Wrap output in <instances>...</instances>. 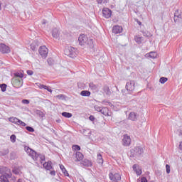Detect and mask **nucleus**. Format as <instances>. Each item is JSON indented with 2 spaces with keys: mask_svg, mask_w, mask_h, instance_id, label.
Instances as JSON below:
<instances>
[{
  "mask_svg": "<svg viewBox=\"0 0 182 182\" xmlns=\"http://www.w3.org/2000/svg\"><path fill=\"white\" fill-rule=\"evenodd\" d=\"M87 132V134H90V131L89 129H83V134H85V136H86V133Z\"/></svg>",
  "mask_w": 182,
  "mask_h": 182,
  "instance_id": "49",
  "label": "nucleus"
},
{
  "mask_svg": "<svg viewBox=\"0 0 182 182\" xmlns=\"http://www.w3.org/2000/svg\"><path fill=\"white\" fill-rule=\"evenodd\" d=\"M38 159H40L41 164L46 160L45 156L41 155V154H38Z\"/></svg>",
  "mask_w": 182,
  "mask_h": 182,
  "instance_id": "40",
  "label": "nucleus"
},
{
  "mask_svg": "<svg viewBox=\"0 0 182 182\" xmlns=\"http://www.w3.org/2000/svg\"><path fill=\"white\" fill-rule=\"evenodd\" d=\"M72 149H73V150H75V151H79L80 150V146L73 145Z\"/></svg>",
  "mask_w": 182,
  "mask_h": 182,
  "instance_id": "37",
  "label": "nucleus"
},
{
  "mask_svg": "<svg viewBox=\"0 0 182 182\" xmlns=\"http://www.w3.org/2000/svg\"><path fill=\"white\" fill-rule=\"evenodd\" d=\"M0 52H1V53H9L11 48L4 43H0Z\"/></svg>",
  "mask_w": 182,
  "mask_h": 182,
  "instance_id": "12",
  "label": "nucleus"
},
{
  "mask_svg": "<svg viewBox=\"0 0 182 182\" xmlns=\"http://www.w3.org/2000/svg\"><path fill=\"white\" fill-rule=\"evenodd\" d=\"M102 90L107 96H110V95H112V91L110 90V88H109V86L107 85H105L102 88Z\"/></svg>",
  "mask_w": 182,
  "mask_h": 182,
  "instance_id": "21",
  "label": "nucleus"
},
{
  "mask_svg": "<svg viewBox=\"0 0 182 182\" xmlns=\"http://www.w3.org/2000/svg\"><path fill=\"white\" fill-rule=\"evenodd\" d=\"M156 57H157V54L155 52L149 53V58H151V59H155V58Z\"/></svg>",
  "mask_w": 182,
  "mask_h": 182,
  "instance_id": "35",
  "label": "nucleus"
},
{
  "mask_svg": "<svg viewBox=\"0 0 182 182\" xmlns=\"http://www.w3.org/2000/svg\"><path fill=\"white\" fill-rule=\"evenodd\" d=\"M78 42L80 46H85V45H93V40L87 38V36L81 34L78 37Z\"/></svg>",
  "mask_w": 182,
  "mask_h": 182,
  "instance_id": "2",
  "label": "nucleus"
},
{
  "mask_svg": "<svg viewBox=\"0 0 182 182\" xmlns=\"http://www.w3.org/2000/svg\"><path fill=\"white\" fill-rule=\"evenodd\" d=\"M97 162L98 163V164H102V163H103V156H102V154H97Z\"/></svg>",
  "mask_w": 182,
  "mask_h": 182,
  "instance_id": "28",
  "label": "nucleus"
},
{
  "mask_svg": "<svg viewBox=\"0 0 182 182\" xmlns=\"http://www.w3.org/2000/svg\"><path fill=\"white\" fill-rule=\"evenodd\" d=\"M44 168H46V170H52L53 169V167H52V161H48V162H45L43 164Z\"/></svg>",
  "mask_w": 182,
  "mask_h": 182,
  "instance_id": "19",
  "label": "nucleus"
},
{
  "mask_svg": "<svg viewBox=\"0 0 182 182\" xmlns=\"http://www.w3.org/2000/svg\"><path fill=\"white\" fill-rule=\"evenodd\" d=\"M1 156H6V154H9V149H4L0 151Z\"/></svg>",
  "mask_w": 182,
  "mask_h": 182,
  "instance_id": "27",
  "label": "nucleus"
},
{
  "mask_svg": "<svg viewBox=\"0 0 182 182\" xmlns=\"http://www.w3.org/2000/svg\"><path fill=\"white\" fill-rule=\"evenodd\" d=\"M123 32V28L120 26H114L112 28V33L117 34V33H122Z\"/></svg>",
  "mask_w": 182,
  "mask_h": 182,
  "instance_id": "15",
  "label": "nucleus"
},
{
  "mask_svg": "<svg viewBox=\"0 0 182 182\" xmlns=\"http://www.w3.org/2000/svg\"><path fill=\"white\" fill-rule=\"evenodd\" d=\"M141 182H147V178H146V177H142L141 178Z\"/></svg>",
  "mask_w": 182,
  "mask_h": 182,
  "instance_id": "53",
  "label": "nucleus"
},
{
  "mask_svg": "<svg viewBox=\"0 0 182 182\" xmlns=\"http://www.w3.org/2000/svg\"><path fill=\"white\" fill-rule=\"evenodd\" d=\"M132 168H133L134 171L136 172L138 170L137 165H136V164L133 165Z\"/></svg>",
  "mask_w": 182,
  "mask_h": 182,
  "instance_id": "52",
  "label": "nucleus"
},
{
  "mask_svg": "<svg viewBox=\"0 0 182 182\" xmlns=\"http://www.w3.org/2000/svg\"><path fill=\"white\" fill-rule=\"evenodd\" d=\"M131 153L132 154V157H140V156L144 153V150H143L141 146H136L131 151Z\"/></svg>",
  "mask_w": 182,
  "mask_h": 182,
  "instance_id": "5",
  "label": "nucleus"
},
{
  "mask_svg": "<svg viewBox=\"0 0 182 182\" xmlns=\"http://www.w3.org/2000/svg\"><path fill=\"white\" fill-rule=\"evenodd\" d=\"M179 149L182 150V141L180 142Z\"/></svg>",
  "mask_w": 182,
  "mask_h": 182,
  "instance_id": "58",
  "label": "nucleus"
},
{
  "mask_svg": "<svg viewBox=\"0 0 182 182\" xmlns=\"http://www.w3.org/2000/svg\"><path fill=\"white\" fill-rule=\"evenodd\" d=\"M94 109L95 110H96V112H100V113L102 112V107H99L98 105H95Z\"/></svg>",
  "mask_w": 182,
  "mask_h": 182,
  "instance_id": "42",
  "label": "nucleus"
},
{
  "mask_svg": "<svg viewBox=\"0 0 182 182\" xmlns=\"http://www.w3.org/2000/svg\"><path fill=\"white\" fill-rule=\"evenodd\" d=\"M38 48H39V44L38 43V41H34L31 44V49L33 52H36V50H38Z\"/></svg>",
  "mask_w": 182,
  "mask_h": 182,
  "instance_id": "17",
  "label": "nucleus"
},
{
  "mask_svg": "<svg viewBox=\"0 0 182 182\" xmlns=\"http://www.w3.org/2000/svg\"><path fill=\"white\" fill-rule=\"evenodd\" d=\"M166 173H167V174H170V171H171V170H170V165L166 164Z\"/></svg>",
  "mask_w": 182,
  "mask_h": 182,
  "instance_id": "45",
  "label": "nucleus"
},
{
  "mask_svg": "<svg viewBox=\"0 0 182 182\" xmlns=\"http://www.w3.org/2000/svg\"><path fill=\"white\" fill-rule=\"evenodd\" d=\"M39 54L42 58H47L48 53V48H46V46H42L39 48L38 50Z\"/></svg>",
  "mask_w": 182,
  "mask_h": 182,
  "instance_id": "9",
  "label": "nucleus"
},
{
  "mask_svg": "<svg viewBox=\"0 0 182 182\" xmlns=\"http://www.w3.org/2000/svg\"><path fill=\"white\" fill-rule=\"evenodd\" d=\"M112 10H110L109 8H104L102 9V15L104 18H106L107 19H109V18H111L112 16Z\"/></svg>",
  "mask_w": 182,
  "mask_h": 182,
  "instance_id": "11",
  "label": "nucleus"
},
{
  "mask_svg": "<svg viewBox=\"0 0 182 182\" xmlns=\"http://www.w3.org/2000/svg\"><path fill=\"white\" fill-rule=\"evenodd\" d=\"M134 41L138 45H141V42H143V37H139V36H136L134 37Z\"/></svg>",
  "mask_w": 182,
  "mask_h": 182,
  "instance_id": "25",
  "label": "nucleus"
},
{
  "mask_svg": "<svg viewBox=\"0 0 182 182\" xmlns=\"http://www.w3.org/2000/svg\"><path fill=\"white\" fill-rule=\"evenodd\" d=\"M105 0H97V4H100V5H102L103 4V1Z\"/></svg>",
  "mask_w": 182,
  "mask_h": 182,
  "instance_id": "54",
  "label": "nucleus"
},
{
  "mask_svg": "<svg viewBox=\"0 0 182 182\" xmlns=\"http://www.w3.org/2000/svg\"><path fill=\"white\" fill-rule=\"evenodd\" d=\"M59 35H60V31L58 28H54L52 31V36L55 39H58L59 38Z\"/></svg>",
  "mask_w": 182,
  "mask_h": 182,
  "instance_id": "16",
  "label": "nucleus"
},
{
  "mask_svg": "<svg viewBox=\"0 0 182 182\" xmlns=\"http://www.w3.org/2000/svg\"><path fill=\"white\" fill-rule=\"evenodd\" d=\"M0 173L2 174L0 176L1 182H9L8 178H11L12 177V173L11 172V169L6 167H2L0 168Z\"/></svg>",
  "mask_w": 182,
  "mask_h": 182,
  "instance_id": "1",
  "label": "nucleus"
},
{
  "mask_svg": "<svg viewBox=\"0 0 182 182\" xmlns=\"http://www.w3.org/2000/svg\"><path fill=\"white\" fill-rule=\"evenodd\" d=\"M143 35H144V36H149L147 35V33H146V32H144V33H143Z\"/></svg>",
  "mask_w": 182,
  "mask_h": 182,
  "instance_id": "59",
  "label": "nucleus"
},
{
  "mask_svg": "<svg viewBox=\"0 0 182 182\" xmlns=\"http://www.w3.org/2000/svg\"><path fill=\"white\" fill-rule=\"evenodd\" d=\"M101 113L102 114H104V116H112V112H110L107 107H103L101 110Z\"/></svg>",
  "mask_w": 182,
  "mask_h": 182,
  "instance_id": "20",
  "label": "nucleus"
},
{
  "mask_svg": "<svg viewBox=\"0 0 182 182\" xmlns=\"http://www.w3.org/2000/svg\"><path fill=\"white\" fill-rule=\"evenodd\" d=\"M26 129L28 132H30V133H33V132H35V129H33V127H29V126L26 127Z\"/></svg>",
  "mask_w": 182,
  "mask_h": 182,
  "instance_id": "38",
  "label": "nucleus"
},
{
  "mask_svg": "<svg viewBox=\"0 0 182 182\" xmlns=\"http://www.w3.org/2000/svg\"><path fill=\"white\" fill-rule=\"evenodd\" d=\"M45 90H48V92H50V93H52L53 90L52 89L49 88L48 86L46 85V88H44Z\"/></svg>",
  "mask_w": 182,
  "mask_h": 182,
  "instance_id": "51",
  "label": "nucleus"
},
{
  "mask_svg": "<svg viewBox=\"0 0 182 182\" xmlns=\"http://www.w3.org/2000/svg\"><path fill=\"white\" fill-rule=\"evenodd\" d=\"M74 156L76 159L75 161H81V160H83V154L81 152H76Z\"/></svg>",
  "mask_w": 182,
  "mask_h": 182,
  "instance_id": "18",
  "label": "nucleus"
},
{
  "mask_svg": "<svg viewBox=\"0 0 182 182\" xmlns=\"http://www.w3.org/2000/svg\"><path fill=\"white\" fill-rule=\"evenodd\" d=\"M47 62H48L49 66H52V65H55V60L52 58H48Z\"/></svg>",
  "mask_w": 182,
  "mask_h": 182,
  "instance_id": "30",
  "label": "nucleus"
},
{
  "mask_svg": "<svg viewBox=\"0 0 182 182\" xmlns=\"http://www.w3.org/2000/svg\"><path fill=\"white\" fill-rule=\"evenodd\" d=\"M27 75H28V76H32V75H33V71L31 70H28L26 71Z\"/></svg>",
  "mask_w": 182,
  "mask_h": 182,
  "instance_id": "47",
  "label": "nucleus"
},
{
  "mask_svg": "<svg viewBox=\"0 0 182 182\" xmlns=\"http://www.w3.org/2000/svg\"><path fill=\"white\" fill-rule=\"evenodd\" d=\"M18 126H21V127H25L26 126V123L23 122L22 120L19 119Z\"/></svg>",
  "mask_w": 182,
  "mask_h": 182,
  "instance_id": "41",
  "label": "nucleus"
},
{
  "mask_svg": "<svg viewBox=\"0 0 182 182\" xmlns=\"http://www.w3.org/2000/svg\"><path fill=\"white\" fill-rule=\"evenodd\" d=\"M25 151L34 160V161H38L39 159V154H37L33 149H31L29 146L24 147Z\"/></svg>",
  "mask_w": 182,
  "mask_h": 182,
  "instance_id": "3",
  "label": "nucleus"
},
{
  "mask_svg": "<svg viewBox=\"0 0 182 182\" xmlns=\"http://www.w3.org/2000/svg\"><path fill=\"white\" fill-rule=\"evenodd\" d=\"M82 164L85 166V167H92V161L89 159H84Z\"/></svg>",
  "mask_w": 182,
  "mask_h": 182,
  "instance_id": "22",
  "label": "nucleus"
},
{
  "mask_svg": "<svg viewBox=\"0 0 182 182\" xmlns=\"http://www.w3.org/2000/svg\"><path fill=\"white\" fill-rule=\"evenodd\" d=\"M40 87H41V89H46L47 87H46V85H41Z\"/></svg>",
  "mask_w": 182,
  "mask_h": 182,
  "instance_id": "56",
  "label": "nucleus"
},
{
  "mask_svg": "<svg viewBox=\"0 0 182 182\" xmlns=\"http://www.w3.org/2000/svg\"><path fill=\"white\" fill-rule=\"evenodd\" d=\"M135 173H136V176H141V169H137Z\"/></svg>",
  "mask_w": 182,
  "mask_h": 182,
  "instance_id": "48",
  "label": "nucleus"
},
{
  "mask_svg": "<svg viewBox=\"0 0 182 182\" xmlns=\"http://www.w3.org/2000/svg\"><path fill=\"white\" fill-rule=\"evenodd\" d=\"M10 140H11V143H15V141H16V136L15 134H12L10 136Z\"/></svg>",
  "mask_w": 182,
  "mask_h": 182,
  "instance_id": "39",
  "label": "nucleus"
},
{
  "mask_svg": "<svg viewBox=\"0 0 182 182\" xmlns=\"http://www.w3.org/2000/svg\"><path fill=\"white\" fill-rule=\"evenodd\" d=\"M167 80H168V79L166 77H162L160 78L159 82L160 83H161L162 85L164 84L166 82H167Z\"/></svg>",
  "mask_w": 182,
  "mask_h": 182,
  "instance_id": "34",
  "label": "nucleus"
},
{
  "mask_svg": "<svg viewBox=\"0 0 182 182\" xmlns=\"http://www.w3.org/2000/svg\"><path fill=\"white\" fill-rule=\"evenodd\" d=\"M8 85L6 84H0V89L1 92H6V87Z\"/></svg>",
  "mask_w": 182,
  "mask_h": 182,
  "instance_id": "32",
  "label": "nucleus"
},
{
  "mask_svg": "<svg viewBox=\"0 0 182 182\" xmlns=\"http://www.w3.org/2000/svg\"><path fill=\"white\" fill-rule=\"evenodd\" d=\"M9 122H11V123H14V124H18L19 123V119L15 117H11L10 118H9Z\"/></svg>",
  "mask_w": 182,
  "mask_h": 182,
  "instance_id": "23",
  "label": "nucleus"
},
{
  "mask_svg": "<svg viewBox=\"0 0 182 182\" xmlns=\"http://www.w3.org/2000/svg\"><path fill=\"white\" fill-rule=\"evenodd\" d=\"M11 84L13 85L14 87H16V89H19V87H22L23 85V79L13 78L11 80Z\"/></svg>",
  "mask_w": 182,
  "mask_h": 182,
  "instance_id": "6",
  "label": "nucleus"
},
{
  "mask_svg": "<svg viewBox=\"0 0 182 182\" xmlns=\"http://www.w3.org/2000/svg\"><path fill=\"white\" fill-rule=\"evenodd\" d=\"M57 99H59L60 100H65V99H66V96H65V95L63 94H60L56 96Z\"/></svg>",
  "mask_w": 182,
  "mask_h": 182,
  "instance_id": "33",
  "label": "nucleus"
},
{
  "mask_svg": "<svg viewBox=\"0 0 182 182\" xmlns=\"http://www.w3.org/2000/svg\"><path fill=\"white\" fill-rule=\"evenodd\" d=\"M50 176H55L56 172H55V171H51L50 172Z\"/></svg>",
  "mask_w": 182,
  "mask_h": 182,
  "instance_id": "55",
  "label": "nucleus"
},
{
  "mask_svg": "<svg viewBox=\"0 0 182 182\" xmlns=\"http://www.w3.org/2000/svg\"><path fill=\"white\" fill-rule=\"evenodd\" d=\"M137 23L139 25H141V21H137Z\"/></svg>",
  "mask_w": 182,
  "mask_h": 182,
  "instance_id": "62",
  "label": "nucleus"
},
{
  "mask_svg": "<svg viewBox=\"0 0 182 182\" xmlns=\"http://www.w3.org/2000/svg\"><path fill=\"white\" fill-rule=\"evenodd\" d=\"M14 75L16 77H20V79H22V77H23V74L21 73H16Z\"/></svg>",
  "mask_w": 182,
  "mask_h": 182,
  "instance_id": "44",
  "label": "nucleus"
},
{
  "mask_svg": "<svg viewBox=\"0 0 182 182\" xmlns=\"http://www.w3.org/2000/svg\"><path fill=\"white\" fill-rule=\"evenodd\" d=\"M42 23L43 25H46V23H48V21L46 20H43Z\"/></svg>",
  "mask_w": 182,
  "mask_h": 182,
  "instance_id": "57",
  "label": "nucleus"
},
{
  "mask_svg": "<svg viewBox=\"0 0 182 182\" xmlns=\"http://www.w3.org/2000/svg\"><path fill=\"white\" fill-rule=\"evenodd\" d=\"M137 117H139V114H137L136 112H132L128 116V120H132V122H137Z\"/></svg>",
  "mask_w": 182,
  "mask_h": 182,
  "instance_id": "13",
  "label": "nucleus"
},
{
  "mask_svg": "<svg viewBox=\"0 0 182 182\" xmlns=\"http://www.w3.org/2000/svg\"><path fill=\"white\" fill-rule=\"evenodd\" d=\"M90 95H91L90 91H87V90H82L80 92V95L84 97H89L90 96Z\"/></svg>",
  "mask_w": 182,
  "mask_h": 182,
  "instance_id": "26",
  "label": "nucleus"
},
{
  "mask_svg": "<svg viewBox=\"0 0 182 182\" xmlns=\"http://www.w3.org/2000/svg\"><path fill=\"white\" fill-rule=\"evenodd\" d=\"M131 143H132V139H130V136L127 135H124L122 139L123 146H130Z\"/></svg>",
  "mask_w": 182,
  "mask_h": 182,
  "instance_id": "14",
  "label": "nucleus"
},
{
  "mask_svg": "<svg viewBox=\"0 0 182 182\" xmlns=\"http://www.w3.org/2000/svg\"><path fill=\"white\" fill-rule=\"evenodd\" d=\"M109 177L111 181H120L122 180V176L120 173L116 172L109 173Z\"/></svg>",
  "mask_w": 182,
  "mask_h": 182,
  "instance_id": "7",
  "label": "nucleus"
},
{
  "mask_svg": "<svg viewBox=\"0 0 182 182\" xmlns=\"http://www.w3.org/2000/svg\"><path fill=\"white\" fill-rule=\"evenodd\" d=\"M89 87L92 89V90H97V85H95L93 82H90L89 84Z\"/></svg>",
  "mask_w": 182,
  "mask_h": 182,
  "instance_id": "31",
  "label": "nucleus"
},
{
  "mask_svg": "<svg viewBox=\"0 0 182 182\" xmlns=\"http://www.w3.org/2000/svg\"><path fill=\"white\" fill-rule=\"evenodd\" d=\"M12 172L14 173V174H16V176H18L21 173V171L18 168H14L12 170Z\"/></svg>",
  "mask_w": 182,
  "mask_h": 182,
  "instance_id": "43",
  "label": "nucleus"
},
{
  "mask_svg": "<svg viewBox=\"0 0 182 182\" xmlns=\"http://www.w3.org/2000/svg\"><path fill=\"white\" fill-rule=\"evenodd\" d=\"M62 116H63V117H66L67 119H70V117H72V113L70 112H62L61 113Z\"/></svg>",
  "mask_w": 182,
  "mask_h": 182,
  "instance_id": "29",
  "label": "nucleus"
},
{
  "mask_svg": "<svg viewBox=\"0 0 182 182\" xmlns=\"http://www.w3.org/2000/svg\"><path fill=\"white\" fill-rule=\"evenodd\" d=\"M102 104L105 105V106H110V107L113 106V105H112V102L107 101V100L102 101Z\"/></svg>",
  "mask_w": 182,
  "mask_h": 182,
  "instance_id": "36",
  "label": "nucleus"
},
{
  "mask_svg": "<svg viewBox=\"0 0 182 182\" xmlns=\"http://www.w3.org/2000/svg\"><path fill=\"white\" fill-rule=\"evenodd\" d=\"M23 105H29L30 102L29 100H22Z\"/></svg>",
  "mask_w": 182,
  "mask_h": 182,
  "instance_id": "46",
  "label": "nucleus"
},
{
  "mask_svg": "<svg viewBox=\"0 0 182 182\" xmlns=\"http://www.w3.org/2000/svg\"><path fill=\"white\" fill-rule=\"evenodd\" d=\"M17 182H22V179L21 178L18 179Z\"/></svg>",
  "mask_w": 182,
  "mask_h": 182,
  "instance_id": "61",
  "label": "nucleus"
},
{
  "mask_svg": "<svg viewBox=\"0 0 182 182\" xmlns=\"http://www.w3.org/2000/svg\"><path fill=\"white\" fill-rule=\"evenodd\" d=\"M64 54L66 55V56H69V58H76L77 53H76V48L72 47V46H68L66 47L64 50Z\"/></svg>",
  "mask_w": 182,
  "mask_h": 182,
  "instance_id": "4",
  "label": "nucleus"
},
{
  "mask_svg": "<svg viewBox=\"0 0 182 182\" xmlns=\"http://www.w3.org/2000/svg\"><path fill=\"white\" fill-rule=\"evenodd\" d=\"M136 87V82L134 80H129L127 82L125 89H127V92H134Z\"/></svg>",
  "mask_w": 182,
  "mask_h": 182,
  "instance_id": "8",
  "label": "nucleus"
},
{
  "mask_svg": "<svg viewBox=\"0 0 182 182\" xmlns=\"http://www.w3.org/2000/svg\"><path fill=\"white\" fill-rule=\"evenodd\" d=\"M1 6H2V3H1V1H0V11H1V9H2Z\"/></svg>",
  "mask_w": 182,
  "mask_h": 182,
  "instance_id": "60",
  "label": "nucleus"
},
{
  "mask_svg": "<svg viewBox=\"0 0 182 182\" xmlns=\"http://www.w3.org/2000/svg\"><path fill=\"white\" fill-rule=\"evenodd\" d=\"M181 18H182L181 11H180V10L178 9L176 10L174 13V17H173V21L175 23H180V19Z\"/></svg>",
  "mask_w": 182,
  "mask_h": 182,
  "instance_id": "10",
  "label": "nucleus"
},
{
  "mask_svg": "<svg viewBox=\"0 0 182 182\" xmlns=\"http://www.w3.org/2000/svg\"><path fill=\"white\" fill-rule=\"evenodd\" d=\"M60 168L62 171V173H63L64 176H66V177H69V173L68 172V171L65 168V166L60 165Z\"/></svg>",
  "mask_w": 182,
  "mask_h": 182,
  "instance_id": "24",
  "label": "nucleus"
},
{
  "mask_svg": "<svg viewBox=\"0 0 182 182\" xmlns=\"http://www.w3.org/2000/svg\"><path fill=\"white\" fill-rule=\"evenodd\" d=\"M89 119H90V120L91 122H95V120L96 118H95V116L90 115V116L89 117Z\"/></svg>",
  "mask_w": 182,
  "mask_h": 182,
  "instance_id": "50",
  "label": "nucleus"
}]
</instances>
